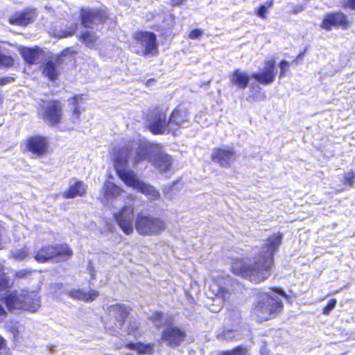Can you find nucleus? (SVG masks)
I'll use <instances>...</instances> for the list:
<instances>
[{
  "mask_svg": "<svg viewBox=\"0 0 355 355\" xmlns=\"http://www.w3.org/2000/svg\"><path fill=\"white\" fill-rule=\"evenodd\" d=\"M282 233L268 237L261 250L255 255L252 263L236 258L232 261L230 271L235 275L245 278L254 284L266 280L275 265V254L282 243Z\"/></svg>",
  "mask_w": 355,
  "mask_h": 355,
  "instance_id": "obj_1",
  "label": "nucleus"
},
{
  "mask_svg": "<svg viewBox=\"0 0 355 355\" xmlns=\"http://www.w3.org/2000/svg\"><path fill=\"white\" fill-rule=\"evenodd\" d=\"M0 300L9 312L25 311L35 313L41 306L40 297L34 291L26 289L8 292Z\"/></svg>",
  "mask_w": 355,
  "mask_h": 355,
  "instance_id": "obj_2",
  "label": "nucleus"
},
{
  "mask_svg": "<svg viewBox=\"0 0 355 355\" xmlns=\"http://www.w3.org/2000/svg\"><path fill=\"white\" fill-rule=\"evenodd\" d=\"M284 309L282 300L268 293L257 297L250 310V316L258 323L275 318Z\"/></svg>",
  "mask_w": 355,
  "mask_h": 355,
  "instance_id": "obj_3",
  "label": "nucleus"
},
{
  "mask_svg": "<svg viewBox=\"0 0 355 355\" xmlns=\"http://www.w3.org/2000/svg\"><path fill=\"white\" fill-rule=\"evenodd\" d=\"M37 112L40 119L49 127H60L64 123V105L60 99L42 100Z\"/></svg>",
  "mask_w": 355,
  "mask_h": 355,
  "instance_id": "obj_4",
  "label": "nucleus"
},
{
  "mask_svg": "<svg viewBox=\"0 0 355 355\" xmlns=\"http://www.w3.org/2000/svg\"><path fill=\"white\" fill-rule=\"evenodd\" d=\"M73 254L72 249L67 243L46 244L37 249L33 257L37 263H44L51 261H67Z\"/></svg>",
  "mask_w": 355,
  "mask_h": 355,
  "instance_id": "obj_5",
  "label": "nucleus"
},
{
  "mask_svg": "<svg viewBox=\"0 0 355 355\" xmlns=\"http://www.w3.org/2000/svg\"><path fill=\"white\" fill-rule=\"evenodd\" d=\"M135 227L140 236H151L160 235L166 230L167 225L159 217L139 213L136 216Z\"/></svg>",
  "mask_w": 355,
  "mask_h": 355,
  "instance_id": "obj_6",
  "label": "nucleus"
},
{
  "mask_svg": "<svg viewBox=\"0 0 355 355\" xmlns=\"http://www.w3.org/2000/svg\"><path fill=\"white\" fill-rule=\"evenodd\" d=\"M132 38L136 42L135 54L141 57L157 56L159 54L157 36L153 32L137 31L132 34Z\"/></svg>",
  "mask_w": 355,
  "mask_h": 355,
  "instance_id": "obj_7",
  "label": "nucleus"
},
{
  "mask_svg": "<svg viewBox=\"0 0 355 355\" xmlns=\"http://www.w3.org/2000/svg\"><path fill=\"white\" fill-rule=\"evenodd\" d=\"M147 120L148 128L153 135L171 134L175 135L173 128L169 126L166 111L159 107H155L148 111Z\"/></svg>",
  "mask_w": 355,
  "mask_h": 355,
  "instance_id": "obj_8",
  "label": "nucleus"
},
{
  "mask_svg": "<svg viewBox=\"0 0 355 355\" xmlns=\"http://www.w3.org/2000/svg\"><path fill=\"white\" fill-rule=\"evenodd\" d=\"M353 25V20L347 15L341 11L329 12L326 13L320 24L321 29L331 31L333 28L347 30Z\"/></svg>",
  "mask_w": 355,
  "mask_h": 355,
  "instance_id": "obj_9",
  "label": "nucleus"
},
{
  "mask_svg": "<svg viewBox=\"0 0 355 355\" xmlns=\"http://www.w3.org/2000/svg\"><path fill=\"white\" fill-rule=\"evenodd\" d=\"M25 150L35 157H42L50 153L49 139L42 135H34L24 141Z\"/></svg>",
  "mask_w": 355,
  "mask_h": 355,
  "instance_id": "obj_10",
  "label": "nucleus"
},
{
  "mask_svg": "<svg viewBox=\"0 0 355 355\" xmlns=\"http://www.w3.org/2000/svg\"><path fill=\"white\" fill-rule=\"evenodd\" d=\"M117 225L125 235L134 232V220L135 221V207L132 205H124L114 214Z\"/></svg>",
  "mask_w": 355,
  "mask_h": 355,
  "instance_id": "obj_11",
  "label": "nucleus"
},
{
  "mask_svg": "<svg viewBox=\"0 0 355 355\" xmlns=\"http://www.w3.org/2000/svg\"><path fill=\"white\" fill-rule=\"evenodd\" d=\"M79 19L85 28H90L94 24H104L109 19L106 9L83 8L80 11Z\"/></svg>",
  "mask_w": 355,
  "mask_h": 355,
  "instance_id": "obj_12",
  "label": "nucleus"
},
{
  "mask_svg": "<svg viewBox=\"0 0 355 355\" xmlns=\"http://www.w3.org/2000/svg\"><path fill=\"white\" fill-rule=\"evenodd\" d=\"M187 338V332L176 325H169L165 327L161 334L160 340L168 347L176 348L180 346Z\"/></svg>",
  "mask_w": 355,
  "mask_h": 355,
  "instance_id": "obj_13",
  "label": "nucleus"
},
{
  "mask_svg": "<svg viewBox=\"0 0 355 355\" xmlns=\"http://www.w3.org/2000/svg\"><path fill=\"white\" fill-rule=\"evenodd\" d=\"M237 159L234 148L222 146L214 148L211 154V159L221 167H230Z\"/></svg>",
  "mask_w": 355,
  "mask_h": 355,
  "instance_id": "obj_14",
  "label": "nucleus"
},
{
  "mask_svg": "<svg viewBox=\"0 0 355 355\" xmlns=\"http://www.w3.org/2000/svg\"><path fill=\"white\" fill-rule=\"evenodd\" d=\"M126 162V159H116L114 164V170L126 186L135 189L140 180L132 170L127 168Z\"/></svg>",
  "mask_w": 355,
  "mask_h": 355,
  "instance_id": "obj_15",
  "label": "nucleus"
},
{
  "mask_svg": "<svg viewBox=\"0 0 355 355\" xmlns=\"http://www.w3.org/2000/svg\"><path fill=\"white\" fill-rule=\"evenodd\" d=\"M37 10L33 8H26L17 10L11 14L8 22L12 26L26 27L34 22L36 18Z\"/></svg>",
  "mask_w": 355,
  "mask_h": 355,
  "instance_id": "obj_16",
  "label": "nucleus"
},
{
  "mask_svg": "<svg viewBox=\"0 0 355 355\" xmlns=\"http://www.w3.org/2000/svg\"><path fill=\"white\" fill-rule=\"evenodd\" d=\"M259 84L268 85L275 80L276 62L274 58L266 60L261 71L253 73L251 76Z\"/></svg>",
  "mask_w": 355,
  "mask_h": 355,
  "instance_id": "obj_17",
  "label": "nucleus"
},
{
  "mask_svg": "<svg viewBox=\"0 0 355 355\" xmlns=\"http://www.w3.org/2000/svg\"><path fill=\"white\" fill-rule=\"evenodd\" d=\"M209 291L213 295L223 300H228L230 295V291L226 287L225 278L223 275L214 277L209 284Z\"/></svg>",
  "mask_w": 355,
  "mask_h": 355,
  "instance_id": "obj_18",
  "label": "nucleus"
},
{
  "mask_svg": "<svg viewBox=\"0 0 355 355\" xmlns=\"http://www.w3.org/2000/svg\"><path fill=\"white\" fill-rule=\"evenodd\" d=\"M19 53L25 62L28 65H34L39 63L44 52L39 46L21 47Z\"/></svg>",
  "mask_w": 355,
  "mask_h": 355,
  "instance_id": "obj_19",
  "label": "nucleus"
},
{
  "mask_svg": "<svg viewBox=\"0 0 355 355\" xmlns=\"http://www.w3.org/2000/svg\"><path fill=\"white\" fill-rule=\"evenodd\" d=\"M107 309L110 312H113L115 320L120 327H123L130 315L132 308L122 303H116L109 306Z\"/></svg>",
  "mask_w": 355,
  "mask_h": 355,
  "instance_id": "obj_20",
  "label": "nucleus"
},
{
  "mask_svg": "<svg viewBox=\"0 0 355 355\" xmlns=\"http://www.w3.org/2000/svg\"><path fill=\"white\" fill-rule=\"evenodd\" d=\"M168 119L169 126L175 132L176 130L188 121V114L185 110L178 106L172 110Z\"/></svg>",
  "mask_w": 355,
  "mask_h": 355,
  "instance_id": "obj_21",
  "label": "nucleus"
},
{
  "mask_svg": "<svg viewBox=\"0 0 355 355\" xmlns=\"http://www.w3.org/2000/svg\"><path fill=\"white\" fill-rule=\"evenodd\" d=\"M87 186L82 180H76L69 185L63 192L62 196L66 199L84 197L87 194Z\"/></svg>",
  "mask_w": 355,
  "mask_h": 355,
  "instance_id": "obj_22",
  "label": "nucleus"
},
{
  "mask_svg": "<svg viewBox=\"0 0 355 355\" xmlns=\"http://www.w3.org/2000/svg\"><path fill=\"white\" fill-rule=\"evenodd\" d=\"M61 63L60 57H56L55 60H46L43 64L42 73L51 81L56 80L60 75L58 65Z\"/></svg>",
  "mask_w": 355,
  "mask_h": 355,
  "instance_id": "obj_23",
  "label": "nucleus"
},
{
  "mask_svg": "<svg viewBox=\"0 0 355 355\" xmlns=\"http://www.w3.org/2000/svg\"><path fill=\"white\" fill-rule=\"evenodd\" d=\"M83 94H75L69 101H71V104L73 106V109L71 111V115L69 119V121L70 123L76 124L80 121V115L82 113L83 109L80 106V103L83 101Z\"/></svg>",
  "mask_w": 355,
  "mask_h": 355,
  "instance_id": "obj_24",
  "label": "nucleus"
},
{
  "mask_svg": "<svg viewBox=\"0 0 355 355\" xmlns=\"http://www.w3.org/2000/svg\"><path fill=\"white\" fill-rule=\"evenodd\" d=\"M230 83L241 89H245L250 82V76L240 69H235L230 76Z\"/></svg>",
  "mask_w": 355,
  "mask_h": 355,
  "instance_id": "obj_25",
  "label": "nucleus"
},
{
  "mask_svg": "<svg viewBox=\"0 0 355 355\" xmlns=\"http://www.w3.org/2000/svg\"><path fill=\"white\" fill-rule=\"evenodd\" d=\"M124 347L128 349L135 350L138 354H153L154 353V344L151 343L128 342L124 345Z\"/></svg>",
  "mask_w": 355,
  "mask_h": 355,
  "instance_id": "obj_26",
  "label": "nucleus"
},
{
  "mask_svg": "<svg viewBox=\"0 0 355 355\" xmlns=\"http://www.w3.org/2000/svg\"><path fill=\"white\" fill-rule=\"evenodd\" d=\"M172 163V157L163 153L157 154L153 160L154 166L162 173L169 171Z\"/></svg>",
  "mask_w": 355,
  "mask_h": 355,
  "instance_id": "obj_27",
  "label": "nucleus"
},
{
  "mask_svg": "<svg viewBox=\"0 0 355 355\" xmlns=\"http://www.w3.org/2000/svg\"><path fill=\"white\" fill-rule=\"evenodd\" d=\"M135 189L147 196L150 200H157L160 198L159 192L153 186L141 180H139Z\"/></svg>",
  "mask_w": 355,
  "mask_h": 355,
  "instance_id": "obj_28",
  "label": "nucleus"
},
{
  "mask_svg": "<svg viewBox=\"0 0 355 355\" xmlns=\"http://www.w3.org/2000/svg\"><path fill=\"white\" fill-rule=\"evenodd\" d=\"M135 189L147 196L150 200H157L160 198L159 192L153 186L141 180H139Z\"/></svg>",
  "mask_w": 355,
  "mask_h": 355,
  "instance_id": "obj_29",
  "label": "nucleus"
},
{
  "mask_svg": "<svg viewBox=\"0 0 355 355\" xmlns=\"http://www.w3.org/2000/svg\"><path fill=\"white\" fill-rule=\"evenodd\" d=\"M103 189V196L107 198L117 197L123 191L120 187L112 182H106Z\"/></svg>",
  "mask_w": 355,
  "mask_h": 355,
  "instance_id": "obj_30",
  "label": "nucleus"
},
{
  "mask_svg": "<svg viewBox=\"0 0 355 355\" xmlns=\"http://www.w3.org/2000/svg\"><path fill=\"white\" fill-rule=\"evenodd\" d=\"M78 40L88 48H93L98 40V36L94 32L85 31L79 35Z\"/></svg>",
  "mask_w": 355,
  "mask_h": 355,
  "instance_id": "obj_31",
  "label": "nucleus"
},
{
  "mask_svg": "<svg viewBox=\"0 0 355 355\" xmlns=\"http://www.w3.org/2000/svg\"><path fill=\"white\" fill-rule=\"evenodd\" d=\"M12 286L9 277L4 271V266L0 263V292L6 291Z\"/></svg>",
  "mask_w": 355,
  "mask_h": 355,
  "instance_id": "obj_32",
  "label": "nucleus"
},
{
  "mask_svg": "<svg viewBox=\"0 0 355 355\" xmlns=\"http://www.w3.org/2000/svg\"><path fill=\"white\" fill-rule=\"evenodd\" d=\"M274 1L272 0L267 1L258 8L256 15L261 19H266L268 10L272 7Z\"/></svg>",
  "mask_w": 355,
  "mask_h": 355,
  "instance_id": "obj_33",
  "label": "nucleus"
},
{
  "mask_svg": "<svg viewBox=\"0 0 355 355\" xmlns=\"http://www.w3.org/2000/svg\"><path fill=\"white\" fill-rule=\"evenodd\" d=\"M218 355H249L245 347L239 345L230 350L222 351Z\"/></svg>",
  "mask_w": 355,
  "mask_h": 355,
  "instance_id": "obj_34",
  "label": "nucleus"
},
{
  "mask_svg": "<svg viewBox=\"0 0 355 355\" xmlns=\"http://www.w3.org/2000/svg\"><path fill=\"white\" fill-rule=\"evenodd\" d=\"M15 65L14 58L10 55L0 52V68L9 69Z\"/></svg>",
  "mask_w": 355,
  "mask_h": 355,
  "instance_id": "obj_35",
  "label": "nucleus"
},
{
  "mask_svg": "<svg viewBox=\"0 0 355 355\" xmlns=\"http://www.w3.org/2000/svg\"><path fill=\"white\" fill-rule=\"evenodd\" d=\"M148 157V151L146 148H139L135 156L134 160L135 164H138L141 162L146 160Z\"/></svg>",
  "mask_w": 355,
  "mask_h": 355,
  "instance_id": "obj_36",
  "label": "nucleus"
},
{
  "mask_svg": "<svg viewBox=\"0 0 355 355\" xmlns=\"http://www.w3.org/2000/svg\"><path fill=\"white\" fill-rule=\"evenodd\" d=\"M355 183V173L351 170L343 175V184L353 187Z\"/></svg>",
  "mask_w": 355,
  "mask_h": 355,
  "instance_id": "obj_37",
  "label": "nucleus"
},
{
  "mask_svg": "<svg viewBox=\"0 0 355 355\" xmlns=\"http://www.w3.org/2000/svg\"><path fill=\"white\" fill-rule=\"evenodd\" d=\"M99 296V292L94 289H90L88 292H85L83 293V302H92L94 301Z\"/></svg>",
  "mask_w": 355,
  "mask_h": 355,
  "instance_id": "obj_38",
  "label": "nucleus"
},
{
  "mask_svg": "<svg viewBox=\"0 0 355 355\" xmlns=\"http://www.w3.org/2000/svg\"><path fill=\"white\" fill-rule=\"evenodd\" d=\"M28 254L26 249H19L11 253V258L17 261H22L28 257Z\"/></svg>",
  "mask_w": 355,
  "mask_h": 355,
  "instance_id": "obj_39",
  "label": "nucleus"
},
{
  "mask_svg": "<svg viewBox=\"0 0 355 355\" xmlns=\"http://www.w3.org/2000/svg\"><path fill=\"white\" fill-rule=\"evenodd\" d=\"M83 293L84 291L81 289H72L67 293L71 298L80 301H83Z\"/></svg>",
  "mask_w": 355,
  "mask_h": 355,
  "instance_id": "obj_40",
  "label": "nucleus"
},
{
  "mask_svg": "<svg viewBox=\"0 0 355 355\" xmlns=\"http://www.w3.org/2000/svg\"><path fill=\"white\" fill-rule=\"evenodd\" d=\"M337 304V300L335 298L330 299L327 304L323 307L322 313L324 315H329L330 312L335 309Z\"/></svg>",
  "mask_w": 355,
  "mask_h": 355,
  "instance_id": "obj_41",
  "label": "nucleus"
},
{
  "mask_svg": "<svg viewBox=\"0 0 355 355\" xmlns=\"http://www.w3.org/2000/svg\"><path fill=\"white\" fill-rule=\"evenodd\" d=\"M340 6L345 10L355 11V0H341Z\"/></svg>",
  "mask_w": 355,
  "mask_h": 355,
  "instance_id": "obj_42",
  "label": "nucleus"
},
{
  "mask_svg": "<svg viewBox=\"0 0 355 355\" xmlns=\"http://www.w3.org/2000/svg\"><path fill=\"white\" fill-rule=\"evenodd\" d=\"M280 71L279 73V78H282L286 75V72L289 69L290 64L286 60H282L279 64Z\"/></svg>",
  "mask_w": 355,
  "mask_h": 355,
  "instance_id": "obj_43",
  "label": "nucleus"
},
{
  "mask_svg": "<svg viewBox=\"0 0 355 355\" xmlns=\"http://www.w3.org/2000/svg\"><path fill=\"white\" fill-rule=\"evenodd\" d=\"M33 271L30 269H22L16 271L14 274L15 279H24L32 274Z\"/></svg>",
  "mask_w": 355,
  "mask_h": 355,
  "instance_id": "obj_44",
  "label": "nucleus"
},
{
  "mask_svg": "<svg viewBox=\"0 0 355 355\" xmlns=\"http://www.w3.org/2000/svg\"><path fill=\"white\" fill-rule=\"evenodd\" d=\"M203 32L201 29L195 28L191 30L188 35V37L191 40H197L202 37Z\"/></svg>",
  "mask_w": 355,
  "mask_h": 355,
  "instance_id": "obj_45",
  "label": "nucleus"
},
{
  "mask_svg": "<svg viewBox=\"0 0 355 355\" xmlns=\"http://www.w3.org/2000/svg\"><path fill=\"white\" fill-rule=\"evenodd\" d=\"M163 318V313L159 311H154L152 315L148 318L152 322L160 321Z\"/></svg>",
  "mask_w": 355,
  "mask_h": 355,
  "instance_id": "obj_46",
  "label": "nucleus"
},
{
  "mask_svg": "<svg viewBox=\"0 0 355 355\" xmlns=\"http://www.w3.org/2000/svg\"><path fill=\"white\" fill-rule=\"evenodd\" d=\"M304 9L305 7L304 5H297L292 8L290 12L292 15H297L298 13L302 12Z\"/></svg>",
  "mask_w": 355,
  "mask_h": 355,
  "instance_id": "obj_47",
  "label": "nucleus"
},
{
  "mask_svg": "<svg viewBox=\"0 0 355 355\" xmlns=\"http://www.w3.org/2000/svg\"><path fill=\"white\" fill-rule=\"evenodd\" d=\"M6 348L7 341L1 335H0V355H2L3 352L6 351Z\"/></svg>",
  "mask_w": 355,
  "mask_h": 355,
  "instance_id": "obj_48",
  "label": "nucleus"
},
{
  "mask_svg": "<svg viewBox=\"0 0 355 355\" xmlns=\"http://www.w3.org/2000/svg\"><path fill=\"white\" fill-rule=\"evenodd\" d=\"M15 78L13 77H3L0 78V85H7L12 81H14Z\"/></svg>",
  "mask_w": 355,
  "mask_h": 355,
  "instance_id": "obj_49",
  "label": "nucleus"
},
{
  "mask_svg": "<svg viewBox=\"0 0 355 355\" xmlns=\"http://www.w3.org/2000/svg\"><path fill=\"white\" fill-rule=\"evenodd\" d=\"M7 311L0 304V322L5 320V319L7 318Z\"/></svg>",
  "mask_w": 355,
  "mask_h": 355,
  "instance_id": "obj_50",
  "label": "nucleus"
},
{
  "mask_svg": "<svg viewBox=\"0 0 355 355\" xmlns=\"http://www.w3.org/2000/svg\"><path fill=\"white\" fill-rule=\"evenodd\" d=\"M169 4L172 7L180 6L184 4L187 0H168Z\"/></svg>",
  "mask_w": 355,
  "mask_h": 355,
  "instance_id": "obj_51",
  "label": "nucleus"
},
{
  "mask_svg": "<svg viewBox=\"0 0 355 355\" xmlns=\"http://www.w3.org/2000/svg\"><path fill=\"white\" fill-rule=\"evenodd\" d=\"M156 83V79L151 78L147 80L145 83L146 87H149Z\"/></svg>",
  "mask_w": 355,
  "mask_h": 355,
  "instance_id": "obj_52",
  "label": "nucleus"
},
{
  "mask_svg": "<svg viewBox=\"0 0 355 355\" xmlns=\"http://www.w3.org/2000/svg\"><path fill=\"white\" fill-rule=\"evenodd\" d=\"M73 33H74V31L64 32V33H62L61 37H71L73 35Z\"/></svg>",
  "mask_w": 355,
  "mask_h": 355,
  "instance_id": "obj_53",
  "label": "nucleus"
},
{
  "mask_svg": "<svg viewBox=\"0 0 355 355\" xmlns=\"http://www.w3.org/2000/svg\"><path fill=\"white\" fill-rule=\"evenodd\" d=\"M235 311H231L230 315H229V320H231L233 318V315L236 314Z\"/></svg>",
  "mask_w": 355,
  "mask_h": 355,
  "instance_id": "obj_54",
  "label": "nucleus"
},
{
  "mask_svg": "<svg viewBox=\"0 0 355 355\" xmlns=\"http://www.w3.org/2000/svg\"><path fill=\"white\" fill-rule=\"evenodd\" d=\"M275 291L280 294H284V292L280 289H275Z\"/></svg>",
  "mask_w": 355,
  "mask_h": 355,
  "instance_id": "obj_55",
  "label": "nucleus"
},
{
  "mask_svg": "<svg viewBox=\"0 0 355 355\" xmlns=\"http://www.w3.org/2000/svg\"><path fill=\"white\" fill-rule=\"evenodd\" d=\"M69 49H65L63 52H66V51H68Z\"/></svg>",
  "mask_w": 355,
  "mask_h": 355,
  "instance_id": "obj_56",
  "label": "nucleus"
},
{
  "mask_svg": "<svg viewBox=\"0 0 355 355\" xmlns=\"http://www.w3.org/2000/svg\"><path fill=\"white\" fill-rule=\"evenodd\" d=\"M126 355H133L132 354L128 353Z\"/></svg>",
  "mask_w": 355,
  "mask_h": 355,
  "instance_id": "obj_57",
  "label": "nucleus"
},
{
  "mask_svg": "<svg viewBox=\"0 0 355 355\" xmlns=\"http://www.w3.org/2000/svg\"><path fill=\"white\" fill-rule=\"evenodd\" d=\"M238 318L241 319V315L239 314Z\"/></svg>",
  "mask_w": 355,
  "mask_h": 355,
  "instance_id": "obj_58",
  "label": "nucleus"
}]
</instances>
